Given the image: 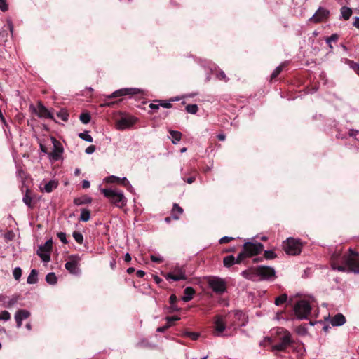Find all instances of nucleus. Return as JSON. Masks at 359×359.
Masks as SVG:
<instances>
[{"label":"nucleus","instance_id":"obj_36","mask_svg":"<svg viewBox=\"0 0 359 359\" xmlns=\"http://www.w3.org/2000/svg\"><path fill=\"white\" fill-rule=\"evenodd\" d=\"M11 319V314L8 311L3 310L0 311V320L8 321Z\"/></svg>","mask_w":359,"mask_h":359},{"label":"nucleus","instance_id":"obj_50","mask_svg":"<svg viewBox=\"0 0 359 359\" xmlns=\"http://www.w3.org/2000/svg\"><path fill=\"white\" fill-rule=\"evenodd\" d=\"M57 237L60 238L62 243L66 244L67 243V240L66 238V233L64 232H60L57 233Z\"/></svg>","mask_w":359,"mask_h":359},{"label":"nucleus","instance_id":"obj_27","mask_svg":"<svg viewBox=\"0 0 359 359\" xmlns=\"http://www.w3.org/2000/svg\"><path fill=\"white\" fill-rule=\"evenodd\" d=\"M38 271L36 269H32L27 277V282L29 284H34L37 282Z\"/></svg>","mask_w":359,"mask_h":359},{"label":"nucleus","instance_id":"obj_30","mask_svg":"<svg viewBox=\"0 0 359 359\" xmlns=\"http://www.w3.org/2000/svg\"><path fill=\"white\" fill-rule=\"evenodd\" d=\"M90 218V210L86 208L81 209L80 215V220L83 222H88Z\"/></svg>","mask_w":359,"mask_h":359},{"label":"nucleus","instance_id":"obj_41","mask_svg":"<svg viewBox=\"0 0 359 359\" xmlns=\"http://www.w3.org/2000/svg\"><path fill=\"white\" fill-rule=\"evenodd\" d=\"M284 67V64H281L279 66H278L273 72V73L271 75V79L276 78L283 70Z\"/></svg>","mask_w":359,"mask_h":359},{"label":"nucleus","instance_id":"obj_33","mask_svg":"<svg viewBox=\"0 0 359 359\" xmlns=\"http://www.w3.org/2000/svg\"><path fill=\"white\" fill-rule=\"evenodd\" d=\"M287 299V295L286 294H283L280 296L278 297L275 299V304L276 306H280L283 303H285Z\"/></svg>","mask_w":359,"mask_h":359},{"label":"nucleus","instance_id":"obj_34","mask_svg":"<svg viewBox=\"0 0 359 359\" xmlns=\"http://www.w3.org/2000/svg\"><path fill=\"white\" fill-rule=\"evenodd\" d=\"M186 111L187 113H189L191 114H195L197 113L198 110V107L196 104H188L187 107H186Z\"/></svg>","mask_w":359,"mask_h":359},{"label":"nucleus","instance_id":"obj_44","mask_svg":"<svg viewBox=\"0 0 359 359\" xmlns=\"http://www.w3.org/2000/svg\"><path fill=\"white\" fill-rule=\"evenodd\" d=\"M120 183H121L123 186H125L126 187H127V189L129 190V191H132L133 189V187L132 185L130 184L129 181L127 180L126 177H122L121 178L120 180Z\"/></svg>","mask_w":359,"mask_h":359},{"label":"nucleus","instance_id":"obj_26","mask_svg":"<svg viewBox=\"0 0 359 359\" xmlns=\"http://www.w3.org/2000/svg\"><path fill=\"white\" fill-rule=\"evenodd\" d=\"M91 202H92V198L89 196L76 198L74 200V203L76 205H81L83 204H88V203H90Z\"/></svg>","mask_w":359,"mask_h":359},{"label":"nucleus","instance_id":"obj_51","mask_svg":"<svg viewBox=\"0 0 359 359\" xmlns=\"http://www.w3.org/2000/svg\"><path fill=\"white\" fill-rule=\"evenodd\" d=\"M233 240V237H229V236H224L222 238H221L219 239V243L220 244H223V243H228L231 241Z\"/></svg>","mask_w":359,"mask_h":359},{"label":"nucleus","instance_id":"obj_56","mask_svg":"<svg viewBox=\"0 0 359 359\" xmlns=\"http://www.w3.org/2000/svg\"><path fill=\"white\" fill-rule=\"evenodd\" d=\"M186 334L194 340L197 339L199 336L196 332H187Z\"/></svg>","mask_w":359,"mask_h":359},{"label":"nucleus","instance_id":"obj_9","mask_svg":"<svg viewBox=\"0 0 359 359\" xmlns=\"http://www.w3.org/2000/svg\"><path fill=\"white\" fill-rule=\"evenodd\" d=\"M243 249L248 257H252L260 253L264 249V245L259 242L248 241L244 243Z\"/></svg>","mask_w":359,"mask_h":359},{"label":"nucleus","instance_id":"obj_14","mask_svg":"<svg viewBox=\"0 0 359 359\" xmlns=\"http://www.w3.org/2000/svg\"><path fill=\"white\" fill-rule=\"evenodd\" d=\"M53 144V151L49 154L50 159L56 161L60 159L63 152V149L59 142L55 138H52Z\"/></svg>","mask_w":359,"mask_h":359},{"label":"nucleus","instance_id":"obj_52","mask_svg":"<svg viewBox=\"0 0 359 359\" xmlns=\"http://www.w3.org/2000/svg\"><path fill=\"white\" fill-rule=\"evenodd\" d=\"M160 105L164 108H170L172 107L170 102L167 100H161Z\"/></svg>","mask_w":359,"mask_h":359},{"label":"nucleus","instance_id":"obj_54","mask_svg":"<svg viewBox=\"0 0 359 359\" xmlns=\"http://www.w3.org/2000/svg\"><path fill=\"white\" fill-rule=\"evenodd\" d=\"M166 320L168 321V323L171 325L172 322L179 320L180 318L178 316H171V317H167Z\"/></svg>","mask_w":359,"mask_h":359},{"label":"nucleus","instance_id":"obj_35","mask_svg":"<svg viewBox=\"0 0 359 359\" xmlns=\"http://www.w3.org/2000/svg\"><path fill=\"white\" fill-rule=\"evenodd\" d=\"M57 116L63 121H67L69 118L67 111L65 109H61L57 113Z\"/></svg>","mask_w":359,"mask_h":359},{"label":"nucleus","instance_id":"obj_42","mask_svg":"<svg viewBox=\"0 0 359 359\" xmlns=\"http://www.w3.org/2000/svg\"><path fill=\"white\" fill-rule=\"evenodd\" d=\"M264 255L266 259H273L276 257V253L272 250H265Z\"/></svg>","mask_w":359,"mask_h":359},{"label":"nucleus","instance_id":"obj_3","mask_svg":"<svg viewBox=\"0 0 359 359\" xmlns=\"http://www.w3.org/2000/svg\"><path fill=\"white\" fill-rule=\"evenodd\" d=\"M167 280L180 281L188 278L185 265L177 264L172 267L171 271L163 275Z\"/></svg>","mask_w":359,"mask_h":359},{"label":"nucleus","instance_id":"obj_22","mask_svg":"<svg viewBox=\"0 0 359 359\" xmlns=\"http://www.w3.org/2000/svg\"><path fill=\"white\" fill-rule=\"evenodd\" d=\"M195 294V290L191 287H187L184 290V295L182 297V300L184 302L191 301Z\"/></svg>","mask_w":359,"mask_h":359},{"label":"nucleus","instance_id":"obj_1","mask_svg":"<svg viewBox=\"0 0 359 359\" xmlns=\"http://www.w3.org/2000/svg\"><path fill=\"white\" fill-rule=\"evenodd\" d=\"M242 274L248 279L252 280H269L275 276V269L271 266H259L250 269L248 271H243Z\"/></svg>","mask_w":359,"mask_h":359},{"label":"nucleus","instance_id":"obj_4","mask_svg":"<svg viewBox=\"0 0 359 359\" xmlns=\"http://www.w3.org/2000/svg\"><path fill=\"white\" fill-rule=\"evenodd\" d=\"M349 252V255H344L341 257V262L347 266V271L359 273V259L355 257L358 253L351 248Z\"/></svg>","mask_w":359,"mask_h":359},{"label":"nucleus","instance_id":"obj_5","mask_svg":"<svg viewBox=\"0 0 359 359\" xmlns=\"http://www.w3.org/2000/svg\"><path fill=\"white\" fill-rule=\"evenodd\" d=\"M207 283L208 287L217 294H222L226 292V282L222 278L212 276L208 278Z\"/></svg>","mask_w":359,"mask_h":359},{"label":"nucleus","instance_id":"obj_28","mask_svg":"<svg viewBox=\"0 0 359 359\" xmlns=\"http://www.w3.org/2000/svg\"><path fill=\"white\" fill-rule=\"evenodd\" d=\"M339 39V35L336 33L332 34L330 36L327 37L325 39V42L327 44L328 47L330 50L333 49V46L332 45V42H335Z\"/></svg>","mask_w":359,"mask_h":359},{"label":"nucleus","instance_id":"obj_6","mask_svg":"<svg viewBox=\"0 0 359 359\" xmlns=\"http://www.w3.org/2000/svg\"><path fill=\"white\" fill-rule=\"evenodd\" d=\"M284 251L290 255H297L301 252L302 243L299 239L288 238L283 243Z\"/></svg>","mask_w":359,"mask_h":359},{"label":"nucleus","instance_id":"obj_49","mask_svg":"<svg viewBox=\"0 0 359 359\" xmlns=\"http://www.w3.org/2000/svg\"><path fill=\"white\" fill-rule=\"evenodd\" d=\"M0 9L2 11H6L8 9V5L6 0H0Z\"/></svg>","mask_w":359,"mask_h":359},{"label":"nucleus","instance_id":"obj_47","mask_svg":"<svg viewBox=\"0 0 359 359\" xmlns=\"http://www.w3.org/2000/svg\"><path fill=\"white\" fill-rule=\"evenodd\" d=\"M248 257L247 255L245 254L244 250L243 249V251L241 252H240L237 257L236 258V264H239L242 262V260L243 259L244 257Z\"/></svg>","mask_w":359,"mask_h":359},{"label":"nucleus","instance_id":"obj_61","mask_svg":"<svg viewBox=\"0 0 359 359\" xmlns=\"http://www.w3.org/2000/svg\"><path fill=\"white\" fill-rule=\"evenodd\" d=\"M351 67L359 75V64L358 63H353Z\"/></svg>","mask_w":359,"mask_h":359},{"label":"nucleus","instance_id":"obj_29","mask_svg":"<svg viewBox=\"0 0 359 359\" xmlns=\"http://www.w3.org/2000/svg\"><path fill=\"white\" fill-rule=\"evenodd\" d=\"M223 263L224 266L230 267L236 264V258L233 255H229L224 258Z\"/></svg>","mask_w":359,"mask_h":359},{"label":"nucleus","instance_id":"obj_46","mask_svg":"<svg viewBox=\"0 0 359 359\" xmlns=\"http://www.w3.org/2000/svg\"><path fill=\"white\" fill-rule=\"evenodd\" d=\"M151 260L155 263H161L163 262V257L161 255H151L150 256Z\"/></svg>","mask_w":359,"mask_h":359},{"label":"nucleus","instance_id":"obj_64","mask_svg":"<svg viewBox=\"0 0 359 359\" xmlns=\"http://www.w3.org/2000/svg\"><path fill=\"white\" fill-rule=\"evenodd\" d=\"M235 316L240 318L241 317H245V314L241 311H236L234 312Z\"/></svg>","mask_w":359,"mask_h":359},{"label":"nucleus","instance_id":"obj_58","mask_svg":"<svg viewBox=\"0 0 359 359\" xmlns=\"http://www.w3.org/2000/svg\"><path fill=\"white\" fill-rule=\"evenodd\" d=\"M7 25H8V29L10 30V32L12 34L13 32V25L11 20H10V19L7 20Z\"/></svg>","mask_w":359,"mask_h":359},{"label":"nucleus","instance_id":"obj_7","mask_svg":"<svg viewBox=\"0 0 359 359\" xmlns=\"http://www.w3.org/2000/svg\"><path fill=\"white\" fill-rule=\"evenodd\" d=\"M294 311L297 319L304 320L311 313V306L306 300H300L295 304Z\"/></svg>","mask_w":359,"mask_h":359},{"label":"nucleus","instance_id":"obj_13","mask_svg":"<svg viewBox=\"0 0 359 359\" xmlns=\"http://www.w3.org/2000/svg\"><path fill=\"white\" fill-rule=\"evenodd\" d=\"M330 11L324 8L319 7L316 12L309 18V21L314 23L320 22L328 18Z\"/></svg>","mask_w":359,"mask_h":359},{"label":"nucleus","instance_id":"obj_17","mask_svg":"<svg viewBox=\"0 0 359 359\" xmlns=\"http://www.w3.org/2000/svg\"><path fill=\"white\" fill-rule=\"evenodd\" d=\"M34 112L40 118L53 119V114L41 103L34 109Z\"/></svg>","mask_w":359,"mask_h":359},{"label":"nucleus","instance_id":"obj_15","mask_svg":"<svg viewBox=\"0 0 359 359\" xmlns=\"http://www.w3.org/2000/svg\"><path fill=\"white\" fill-rule=\"evenodd\" d=\"M136 121V118L130 117H122L116 122V128L118 130H126L131 127Z\"/></svg>","mask_w":359,"mask_h":359},{"label":"nucleus","instance_id":"obj_16","mask_svg":"<svg viewBox=\"0 0 359 359\" xmlns=\"http://www.w3.org/2000/svg\"><path fill=\"white\" fill-rule=\"evenodd\" d=\"M30 316L31 313L26 309H20L17 311L14 316L16 322V327L18 328L21 327L22 321L28 318Z\"/></svg>","mask_w":359,"mask_h":359},{"label":"nucleus","instance_id":"obj_39","mask_svg":"<svg viewBox=\"0 0 359 359\" xmlns=\"http://www.w3.org/2000/svg\"><path fill=\"white\" fill-rule=\"evenodd\" d=\"M74 240L79 244L83 243V236L81 233L78 231H74L72 234Z\"/></svg>","mask_w":359,"mask_h":359},{"label":"nucleus","instance_id":"obj_8","mask_svg":"<svg viewBox=\"0 0 359 359\" xmlns=\"http://www.w3.org/2000/svg\"><path fill=\"white\" fill-rule=\"evenodd\" d=\"M52 248L53 242L51 239L48 240L43 245L39 247L36 253L43 262L48 263L50 262Z\"/></svg>","mask_w":359,"mask_h":359},{"label":"nucleus","instance_id":"obj_60","mask_svg":"<svg viewBox=\"0 0 359 359\" xmlns=\"http://www.w3.org/2000/svg\"><path fill=\"white\" fill-rule=\"evenodd\" d=\"M353 25L355 27L359 29V17L356 16L353 18Z\"/></svg>","mask_w":359,"mask_h":359},{"label":"nucleus","instance_id":"obj_19","mask_svg":"<svg viewBox=\"0 0 359 359\" xmlns=\"http://www.w3.org/2000/svg\"><path fill=\"white\" fill-rule=\"evenodd\" d=\"M346 320L345 316L342 313H337L332 316L330 320V323L332 326L339 327L341 326L344 324H345Z\"/></svg>","mask_w":359,"mask_h":359},{"label":"nucleus","instance_id":"obj_38","mask_svg":"<svg viewBox=\"0 0 359 359\" xmlns=\"http://www.w3.org/2000/svg\"><path fill=\"white\" fill-rule=\"evenodd\" d=\"M23 202L29 208H32V198L29 195L28 193H26L25 195L22 198Z\"/></svg>","mask_w":359,"mask_h":359},{"label":"nucleus","instance_id":"obj_23","mask_svg":"<svg viewBox=\"0 0 359 359\" xmlns=\"http://www.w3.org/2000/svg\"><path fill=\"white\" fill-rule=\"evenodd\" d=\"M340 11L341 18L345 20H348L353 13L351 8L347 6H342Z\"/></svg>","mask_w":359,"mask_h":359},{"label":"nucleus","instance_id":"obj_40","mask_svg":"<svg viewBox=\"0 0 359 359\" xmlns=\"http://www.w3.org/2000/svg\"><path fill=\"white\" fill-rule=\"evenodd\" d=\"M13 276L16 280H19L22 276V269L20 267H15L13 270Z\"/></svg>","mask_w":359,"mask_h":359},{"label":"nucleus","instance_id":"obj_59","mask_svg":"<svg viewBox=\"0 0 359 359\" xmlns=\"http://www.w3.org/2000/svg\"><path fill=\"white\" fill-rule=\"evenodd\" d=\"M169 300H170V304L171 305H174L175 304V302H177V297L175 294H172V295H170Z\"/></svg>","mask_w":359,"mask_h":359},{"label":"nucleus","instance_id":"obj_57","mask_svg":"<svg viewBox=\"0 0 359 359\" xmlns=\"http://www.w3.org/2000/svg\"><path fill=\"white\" fill-rule=\"evenodd\" d=\"M170 326V324H168L166 325L159 327L157 328L156 332H164Z\"/></svg>","mask_w":359,"mask_h":359},{"label":"nucleus","instance_id":"obj_32","mask_svg":"<svg viewBox=\"0 0 359 359\" xmlns=\"http://www.w3.org/2000/svg\"><path fill=\"white\" fill-rule=\"evenodd\" d=\"M79 137L86 142H93V137L89 134V133L88 131H84L83 133H80L79 134Z\"/></svg>","mask_w":359,"mask_h":359},{"label":"nucleus","instance_id":"obj_18","mask_svg":"<svg viewBox=\"0 0 359 359\" xmlns=\"http://www.w3.org/2000/svg\"><path fill=\"white\" fill-rule=\"evenodd\" d=\"M58 186V182L53 180L48 182L43 181L40 185V189L43 192L50 193Z\"/></svg>","mask_w":359,"mask_h":359},{"label":"nucleus","instance_id":"obj_37","mask_svg":"<svg viewBox=\"0 0 359 359\" xmlns=\"http://www.w3.org/2000/svg\"><path fill=\"white\" fill-rule=\"evenodd\" d=\"M79 119L83 123L87 124L90 121V116L88 113H82L79 116Z\"/></svg>","mask_w":359,"mask_h":359},{"label":"nucleus","instance_id":"obj_62","mask_svg":"<svg viewBox=\"0 0 359 359\" xmlns=\"http://www.w3.org/2000/svg\"><path fill=\"white\" fill-rule=\"evenodd\" d=\"M358 133H359V131L353 130V129H351L348 132L349 135L351 137H356V135Z\"/></svg>","mask_w":359,"mask_h":359},{"label":"nucleus","instance_id":"obj_31","mask_svg":"<svg viewBox=\"0 0 359 359\" xmlns=\"http://www.w3.org/2000/svg\"><path fill=\"white\" fill-rule=\"evenodd\" d=\"M46 280L50 285H55L57 281V278L54 273L50 272L46 275Z\"/></svg>","mask_w":359,"mask_h":359},{"label":"nucleus","instance_id":"obj_63","mask_svg":"<svg viewBox=\"0 0 359 359\" xmlns=\"http://www.w3.org/2000/svg\"><path fill=\"white\" fill-rule=\"evenodd\" d=\"M90 182H89L88 180H83V181L82 182V187H83V189H88V188H89V187H90Z\"/></svg>","mask_w":359,"mask_h":359},{"label":"nucleus","instance_id":"obj_48","mask_svg":"<svg viewBox=\"0 0 359 359\" xmlns=\"http://www.w3.org/2000/svg\"><path fill=\"white\" fill-rule=\"evenodd\" d=\"M272 341L271 339L269 337H266L259 342V346L265 347Z\"/></svg>","mask_w":359,"mask_h":359},{"label":"nucleus","instance_id":"obj_11","mask_svg":"<svg viewBox=\"0 0 359 359\" xmlns=\"http://www.w3.org/2000/svg\"><path fill=\"white\" fill-rule=\"evenodd\" d=\"M142 93V90L137 88H126L117 90L108 96L109 98H114L125 95H133Z\"/></svg>","mask_w":359,"mask_h":359},{"label":"nucleus","instance_id":"obj_12","mask_svg":"<svg viewBox=\"0 0 359 359\" xmlns=\"http://www.w3.org/2000/svg\"><path fill=\"white\" fill-rule=\"evenodd\" d=\"M215 334L217 337L222 336V332L226 329V322L224 317L222 316H217L214 320Z\"/></svg>","mask_w":359,"mask_h":359},{"label":"nucleus","instance_id":"obj_10","mask_svg":"<svg viewBox=\"0 0 359 359\" xmlns=\"http://www.w3.org/2000/svg\"><path fill=\"white\" fill-rule=\"evenodd\" d=\"M292 339L291 334L287 331H284V334L280 339V341L271 348L273 351H285L292 344Z\"/></svg>","mask_w":359,"mask_h":359},{"label":"nucleus","instance_id":"obj_2","mask_svg":"<svg viewBox=\"0 0 359 359\" xmlns=\"http://www.w3.org/2000/svg\"><path fill=\"white\" fill-rule=\"evenodd\" d=\"M102 193L116 207L123 208L127 203V199L123 191L113 189H102Z\"/></svg>","mask_w":359,"mask_h":359},{"label":"nucleus","instance_id":"obj_20","mask_svg":"<svg viewBox=\"0 0 359 359\" xmlns=\"http://www.w3.org/2000/svg\"><path fill=\"white\" fill-rule=\"evenodd\" d=\"M65 266L67 271H69L71 273L74 275H78L80 273V269L79 268V264L75 261H69L65 263Z\"/></svg>","mask_w":359,"mask_h":359},{"label":"nucleus","instance_id":"obj_43","mask_svg":"<svg viewBox=\"0 0 359 359\" xmlns=\"http://www.w3.org/2000/svg\"><path fill=\"white\" fill-rule=\"evenodd\" d=\"M121 178L115 175H111L104 179V181L107 183H115L119 182Z\"/></svg>","mask_w":359,"mask_h":359},{"label":"nucleus","instance_id":"obj_25","mask_svg":"<svg viewBox=\"0 0 359 359\" xmlns=\"http://www.w3.org/2000/svg\"><path fill=\"white\" fill-rule=\"evenodd\" d=\"M169 133L173 144H176L180 141L182 138V133L180 131L170 130Z\"/></svg>","mask_w":359,"mask_h":359},{"label":"nucleus","instance_id":"obj_53","mask_svg":"<svg viewBox=\"0 0 359 359\" xmlns=\"http://www.w3.org/2000/svg\"><path fill=\"white\" fill-rule=\"evenodd\" d=\"M217 78L219 79H221V80H224L225 81H227L228 79L226 78V76L225 74V73L223 72V71H221L219 72L217 75Z\"/></svg>","mask_w":359,"mask_h":359},{"label":"nucleus","instance_id":"obj_55","mask_svg":"<svg viewBox=\"0 0 359 359\" xmlns=\"http://www.w3.org/2000/svg\"><path fill=\"white\" fill-rule=\"evenodd\" d=\"M95 150V147L93 145H90L86 149V153L88 154H93Z\"/></svg>","mask_w":359,"mask_h":359},{"label":"nucleus","instance_id":"obj_45","mask_svg":"<svg viewBox=\"0 0 359 359\" xmlns=\"http://www.w3.org/2000/svg\"><path fill=\"white\" fill-rule=\"evenodd\" d=\"M332 268L339 271H347V266L345 264L344 266H337L334 262L332 263Z\"/></svg>","mask_w":359,"mask_h":359},{"label":"nucleus","instance_id":"obj_21","mask_svg":"<svg viewBox=\"0 0 359 359\" xmlns=\"http://www.w3.org/2000/svg\"><path fill=\"white\" fill-rule=\"evenodd\" d=\"M18 297L17 296L8 297L4 295V308L10 309L17 304Z\"/></svg>","mask_w":359,"mask_h":359},{"label":"nucleus","instance_id":"obj_24","mask_svg":"<svg viewBox=\"0 0 359 359\" xmlns=\"http://www.w3.org/2000/svg\"><path fill=\"white\" fill-rule=\"evenodd\" d=\"M183 209L180 207L177 203L173 205V208L172 210V217L174 219H179L180 216L182 214Z\"/></svg>","mask_w":359,"mask_h":359}]
</instances>
